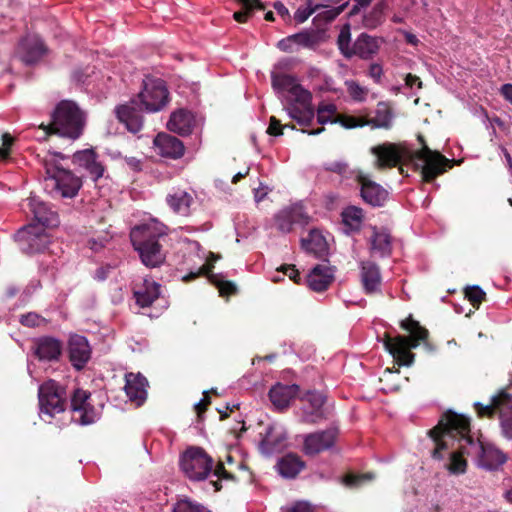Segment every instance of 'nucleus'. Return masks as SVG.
Listing matches in <instances>:
<instances>
[{"label": "nucleus", "mask_w": 512, "mask_h": 512, "mask_svg": "<svg viewBox=\"0 0 512 512\" xmlns=\"http://www.w3.org/2000/svg\"><path fill=\"white\" fill-rule=\"evenodd\" d=\"M303 400L308 402L311 406V411L304 412V421L307 423L315 424L325 419L322 407L325 403V397L322 393L316 391L307 392Z\"/></svg>", "instance_id": "nucleus-33"}, {"label": "nucleus", "mask_w": 512, "mask_h": 512, "mask_svg": "<svg viewBox=\"0 0 512 512\" xmlns=\"http://www.w3.org/2000/svg\"><path fill=\"white\" fill-rule=\"evenodd\" d=\"M360 185V195L363 201L372 207H383L389 198V192L380 184L360 173L356 177Z\"/></svg>", "instance_id": "nucleus-15"}, {"label": "nucleus", "mask_w": 512, "mask_h": 512, "mask_svg": "<svg viewBox=\"0 0 512 512\" xmlns=\"http://www.w3.org/2000/svg\"><path fill=\"white\" fill-rule=\"evenodd\" d=\"M84 113L75 102L62 100L52 113V120L49 124H40L39 129L43 131V140L52 134L67 137L72 140L78 139L84 129Z\"/></svg>", "instance_id": "nucleus-4"}, {"label": "nucleus", "mask_w": 512, "mask_h": 512, "mask_svg": "<svg viewBox=\"0 0 512 512\" xmlns=\"http://www.w3.org/2000/svg\"><path fill=\"white\" fill-rule=\"evenodd\" d=\"M91 393L76 389L71 396V410L74 414H78L77 421L82 425L91 424L94 421V408L89 403Z\"/></svg>", "instance_id": "nucleus-18"}, {"label": "nucleus", "mask_w": 512, "mask_h": 512, "mask_svg": "<svg viewBox=\"0 0 512 512\" xmlns=\"http://www.w3.org/2000/svg\"><path fill=\"white\" fill-rule=\"evenodd\" d=\"M347 90L351 98L355 101H364L368 90L362 86H360L355 81L346 82Z\"/></svg>", "instance_id": "nucleus-51"}, {"label": "nucleus", "mask_w": 512, "mask_h": 512, "mask_svg": "<svg viewBox=\"0 0 512 512\" xmlns=\"http://www.w3.org/2000/svg\"><path fill=\"white\" fill-rule=\"evenodd\" d=\"M278 271L283 272L285 275H287L294 283L300 284L301 283V276L299 270L296 268L293 264H284L280 268H278Z\"/></svg>", "instance_id": "nucleus-57"}, {"label": "nucleus", "mask_w": 512, "mask_h": 512, "mask_svg": "<svg viewBox=\"0 0 512 512\" xmlns=\"http://www.w3.org/2000/svg\"><path fill=\"white\" fill-rule=\"evenodd\" d=\"M45 319L34 312H29L25 315H22L20 318V323L27 327H38L40 326Z\"/></svg>", "instance_id": "nucleus-54"}, {"label": "nucleus", "mask_w": 512, "mask_h": 512, "mask_svg": "<svg viewBox=\"0 0 512 512\" xmlns=\"http://www.w3.org/2000/svg\"><path fill=\"white\" fill-rule=\"evenodd\" d=\"M368 75L374 80L375 83H381V78L383 75L382 65H380L379 63H372L369 66Z\"/></svg>", "instance_id": "nucleus-61"}, {"label": "nucleus", "mask_w": 512, "mask_h": 512, "mask_svg": "<svg viewBox=\"0 0 512 512\" xmlns=\"http://www.w3.org/2000/svg\"><path fill=\"white\" fill-rule=\"evenodd\" d=\"M209 393L217 394V390L211 389L210 391L203 392V398L194 407L199 420L202 419V415L206 412L209 405L211 404Z\"/></svg>", "instance_id": "nucleus-52"}, {"label": "nucleus", "mask_w": 512, "mask_h": 512, "mask_svg": "<svg viewBox=\"0 0 512 512\" xmlns=\"http://www.w3.org/2000/svg\"><path fill=\"white\" fill-rule=\"evenodd\" d=\"M389 8L388 0H380L367 12L362 19V24L367 29H375L385 21V12Z\"/></svg>", "instance_id": "nucleus-38"}, {"label": "nucleus", "mask_w": 512, "mask_h": 512, "mask_svg": "<svg viewBox=\"0 0 512 512\" xmlns=\"http://www.w3.org/2000/svg\"><path fill=\"white\" fill-rule=\"evenodd\" d=\"M417 140L421 144V148L411 155V161L415 170H420L423 181L430 183L451 168L452 161L439 151L431 150L423 135L419 134Z\"/></svg>", "instance_id": "nucleus-5"}, {"label": "nucleus", "mask_w": 512, "mask_h": 512, "mask_svg": "<svg viewBox=\"0 0 512 512\" xmlns=\"http://www.w3.org/2000/svg\"><path fill=\"white\" fill-rule=\"evenodd\" d=\"M478 447L474 448V454L480 456V464L487 470L494 471L506 463L507 455L500 449L492 446L485 447L477 441Z\"/></svg>", "instance_id": "nucleus-24"}, {"label": "nucleus", "mask_w": 512, "mask_h": 512, "mask_svg": "<svg viewBox=\"0 0 512 512\" xmlns=\"http://www.w3.org/2000/svg\"><path fill=\"white\" fill-rule=\"evenodd\" d=\"M212 471L213 474L219 479L234 480L235 478L233 474L225 469V466L222 462H218L215 468H212Z\"/></svg>", "instance_id": "nucleus-60"}, {"label": "nucleus", "mask_w": 512, "mask_h": 512, "mask_svg": "<svg viewBox=\"0 0 512 512\" xmlns=\"http://www.w3.org/2000/svg\"><path fill=\"white\" fill-rule=\"evenodd\" d=\"M324 169L338 175H345L348 171V164L343 161H329L324 163Z\"/></svg>", "instance_id": "nucleus-55"}, {"label": "nucleus", "mask_w": 512, "mask_h": 512, "mask_svg": "<svg viewBox=\"0 0 512 512\" xmlns=\"http://www.w3.org/2000/svg\"><path fill=\"white\" fill-rule=\"evenodd\" d=\"M133 296L139 307H150L160 296V284L144 279L141 284L133 288Z\"/></svg>", "instance_id": "nucleus-25"}, {"label": "nucleus", "mask_w": 512, "mask_h": 512, "mask_svg": "<svg viewBox=\"0 0 512 512\" xmlns=\"http://www.w3.org/2000/svg\"><path fill=\"white\" fill-rule=\"evenodd\" d=\"M0 159L7 160L10 156V150L14 143V138L9 133H4L1 137Z\"/></svg>", "instance_id": "nucleus-56"}, {"label": "nucleus", "mask_w": 512, "mask_h": 512, "mask_svg": "<svg viewBox=\"0 0 512 512\" xmlns=\"http://www.w3.org/2000/svg\"><path fill=\"white\" fill-rule=\"evenodd\" d=\"M241 5V10L234 12L233 18L238 23H246L255 10H264L265 5L261 0H236Z\"/></svg>", "instance_id": "nucleus-40"}, {"label": "nucleus", "mask_w": 512, "mask_h": 512, "mask_svg": "<svg viewBox=\"0 0 512 512\" xmlns=\"http://www.w3.org/2000/svg\"><path fill=\"white\" fill-rule=\"evenodd\" d=\"M360 277L366 294L380 292L381 273L379 266L371 261H362L360 263Z\"/></svg>", "instance_id": "nucleus-27"}, {"label": "nucleus", "mask_w": 512, "mask_h": 512, "mask_svg": "<svg viewBox=\"0 0 512 512\" xmlns=\"http://www.w3.org/2000/svg\"><path fill=\"white\" fill-rule=\"evenodd\" d=\"M147 112H157L169 101V92L161 79L144 82L142 91L135 98Z\"/></svg>", "instance_id": "nucleus-9"}, {"label": "nucleus", "mask_w": 512, "mask_h": 512, "mask_svg": "<svg viewBox=\"0 0 512 512\" xmlns=\"http://www.w3.org/2000/svg\"><path fill=\"white\" fill-rule=\"evenodd\" d=\"M166 201L175 213L186 216L189 213V208L193 198L189 193L177 190L172 194H168Z\"/></svg>", "instance_id": "nucleus-39"}, {"label": "nucleus", "mask_w": 512, "mask_h": 512, "mask_svg": "<svg viewBox=\"0 0 512 512\" xmlns=\"http://www.w3.org/2000/svg\"><path fill=\"white\" fill-rule=\"evenodd\" d=\"M464 294L465 298L476 309H478L481 303L486 299V293L477 285L465 288Z\"/></svg>", "instance_id": "nucleus-47"}, {"label": "nucleus", "mask_w": 512, "mask_h": 512, "mask_svg": "<svg viewBox=\"0 0 512 512\" xmlns=\"http://www.w3.org/2000/svg\"><path fill=\"white\" fill-rule=\"evenodd\" d=\"M371 478H372L371 474H348L344 478V482L348 486H358L364 480H368Z\"/></svg>", "instance_id": "nucleus-59"}, {"label": "nucleus", "mask_w": 512, "mask_h": 512, "mask_svg": "<svg viewBox=\"0 0 512 512\" xmlns=\"http://www.w3.org/2000/svg\"><path fill=\"white\" fill-rule=\"evenodd\" d=\"M45 45L37 36L27 35L23 37L17 47V53L26 64L37 62L45 53Z\"/></svg>", "instance_id": "nucleus-20"}, {"label": "nucleus", "mask_w": 512, "mask_h": 512, "mask_svg": "<svg viewBox=\"0 0 512 512\" xmlns=\"http://www.w3.org/2000/svg\"><path fill=\"white\" fill-rule=\"evenodd\" d=\"M333 122L340 123L346 129H354L364 126H369L368 112L359 115H338L337 119Z\"/></svg>", "instance_id": "nucleus-42"}, {"label": "nucleus", "mask_w": 512, "mask_h": 512, "mask_svg": "<svg viewBox=\"0 0 512 512\" xmlns=\"http://www.w3.org/2000/svg\"><path fill=\"white\" fill-rule=\"evenodd\" d=\"M347 6L348 2H345L337 7L322 11L315 16L314 21H324L326 23L331 22L340 15Z\"/></svg>", "instance_id": "nucleus-50"}, {"label": "nucleus", "mask_w": 512, "mask_h": 512, "mask_svg": "<svg viewBox=\"0 0 512 512\" xmlns=\"http://www.w3.org/2000/svg\"><path fill=\"white\" fill-rule=\"evenodd\" d=\"M299 386L296 384L285 385L277 383L269 391V398L278 410L286 409L291 401L298 395Z\"/></svg>", "instance_id": "nucleus-28"}, {"label": "nucleus", "mask_w": 512, "mask_h": 512, "mask_svg": "<svg viewBox=\"0 0 512 512\" xmlns=\"http://www.w3.org/2000/svg\"><path fill=\"white\" fill-rule=\"evenodd\" d=\"M125 392L128 398L141 405L147 396V379L141 374L128 373L125 376Z\"/></svg>", "instance_id": "nucleus-30"}, {"label": "nucleus", "mask_w": 512, "mask_h": 512, "mask_svg": "<svg viewBox=\"0 0 512 512\" xmlns=\"http://www.w3.org/2000/svg\"><path fill=\"white\" fill-rule=\"evenodd\" d=\"M343 224L352 231H359L363 221V210L356 206L344 209L341 214Z\"/></svg>", "instance_id": "nucleus-41"}, {"label": "nucleus", "mask_w": 512, "mask_h": 512, "mask_svg": "<svg viewBox=\"0 0 512 512\" xmlns=\"http://www.w3.org/2000/svg\"><path fill=\"white\" fill-rule=\"evenodd\" d=\"M194 125V118L190 112L179 109L173 112L167 123V128L179 135L186 136L192 132Z\"/></svg>", "instance_id": "nucleus-32"}, {"label": "nucleus", "mask_w": 512, "mask_h": 512, "mask_svg": "<svg viewBox=\"0 0 512 512\" xmlns=\"http://www.w3.org/2000/svg\"><path fill=\"white\" fill-rule=\"evenodd\" d=\"M39 405L42 413L49 416L59 414L66 409V391L54 380L44 382L39 387Z\"/></svg>", "instance_id": "nucleus-8"}, {"label": "nucleus", "mask_w": 512, "mask_h": 512, "mask_svg": "<svg viewBox=\"0 0 512 512\" xmlns=\"http://www.w3.org/2000/svg\"><path fill=\"white\" fill-rule=\"evenodd\" d=\"M336 114V106L334 104H323L320 105L317 109V121L319 124L324 125L328 122L334 123L333 121L337 119Z\"/></svg>", "instance_id": "nucleus-48"}, {"label": "nucleus", "mask_w": 512, "mask_h": 512, "mask_svg": "<svg viewBox=\"0 0 512 512\" xmlns=\"http://www.w3.org/2000/svg\"><path fill=\"white\" fill-rule=\"evenodd\" d=\"M284 126L281 121L277 119L275 116H271L269 119V125L267 128V134L271 136H281L283 135Z\"/></svg>", "instance_id": "nucleus-58"}, {"label": "nucleus", "mask_w": 512, "mask_h": 512, "mask_svg": "<svg viewBox=\"0 0 512 512\" xmlns=\"http://www.w3.org/2000/svg\"><path fill=\"white\" fill-rule=\"evenodd\" d=\"M335 269L327 264L314 266L307 275L306 283L315 292H324L333 283Z\"/></svg>", "instance_id": "nucleus-21"}, {"label": "nucleus", "mask_w": 512, "mask_h": 512, "mask_svg": "<svg viewBox=\"0 0 512 512\" xmlns=\"http://www.w3.org/2000/svg\"><path fill=\"white\" fill-rule=\"evenodd\" d=\"M63 352L62 342L52 336H43L35 340L34 354L41 361H58Z\"/></svg>", "instance_id": "nucleus-19"}, {"label": "nucleus", "mask_w": 512, "mask_h": 512, "mask_svg": "<svg viewBox=\"0 0 512 512\" xmlns=\"http://www.w3.org/2000/svg\"><path fill=\"white\" fill-rule=\"evenodd\" d=\"M470 419L462 414L448 410L442 414L436 426L427 434L434 443L431 457L443 460V452H449V461L445 468L450 474L460 475L467 470L465 456L474 454L477 441L471 436Z\"/></svg>", "instance_id": "nucleus-1"}, {"label": "nucleus", "mask_w": 512, "mask_h": 512, "mask_svg": "<svg viewBox=\"0 0 512 512\" xmlns=\"http://www.w3.org/2000/svg\"><path fill=\"white\" fill-rule=\"evenodd\" d=\"M285 110L293 120H296V118L302 114V106L299 105V103H297L294 99L292 102L288 103V105L285 107Z\"/></svg>", "instance_id": "nucleus-63"}, {"label": "nucleus", "mask_w": 512, "mask_h": 512, "mask_svg": "<svg viewBox=\"0 0 512 512\" xmlns=\"http://www.w3.org/2000/svg\"><path fill=\"white\" fill-rule=\"evenodd\" d=\"M380 48L379 38L361 33L352 46V56H358L363 60L371 59Z\"/></svg>", "instance_id": "nucleus-31"}, {"label": "nucleus", "mask_w": 512, "mask_h": 512, "mask_svg": "<svg viewBox=\"0 0 512 512\" xmlns=\"http://www.w3.org/2000/svg\"><path fill=\"white\" fill-rule=\"evenodd\" d=\"M28 207L41 227H56L59 224L57 213L47 203L32 197L28 199Z\"/></svg>", "instance_id": "nucleus-26"}, {"label": "nucleus", "mask_w": 512, "mask_h": 512, "mask_svg": "<svg viewBox=\"0 0 512 512\" xmlns=\"http://www.w3.org/2000/svg\"><path fill=\"white\" fill-rule=\"evenodd\" d=\"M73 162L84 168L93 181H97L104 174L105 168L102 163L98 161V155L92 149L74 153Z\"/></svg>", "instance_id": "nucleus-22"}, {"label": "nucleus", "mask_w": 512, "mask_h": 512, "mask_svg": "<svg viewBox=\"0 0 512 512\" xmlns=\"http://www.w3.org/2000/svg\"><path fill=\"white\" fill-rule=\"evenodd\" d=\"M302 248L317 258H324L328 255V244L324 236L316 229L309 232L307 238L301 239Z\"/></svg>", "instance_id": "nucleus-35"}, {"label": "nucleus", "mask_w": 512, "mask_h": 512, "mask_svg": "<svg viewBox=\"0 0 512 512\" xmlns=\"http://www.w3.org/2000/svg\"><path fill=\"white\" fill-rule=\"evenodd\" d=\"M44 166L46 173V185L50 186L55 193L59 194L63 198H73L78 194L82 187V180L80 177L52 161L45 160Z\"/></svg>", "instance_id": "nucleus-6"}, {"label": "nucleus", "mask_w": 512, "mask_h": 512, "mask_svg": "<svg viewBox=\"0 0 512 512\" xmlns=\"http://www.w3.org/2000/svg\"><path fill=\"white\" fill-rule=\"evenodd\" d=\"M304 468L305 462L294 453L284 455L277 462L278 472L285 478H295Z\"/></svg>", "instance_id": "nucleus-36"}, {"label": "nucleus", "mask_w": 512, "mask_h": 512, "mask_svg": "<svg viewBox=\"0 0 512 512\" xmlns=\"http://www.w3.org/2000/svg\"><path fill=\"white\" fill-rule=\"evenodd\" d=\"M271 84L277 92L288 91L297 103H307L309 99H312L311 93L304 89L293 75L272 72Z\"/></svg>", "instance_id": "nucleus-14"}, {"label": "nucleus", "mask_w": 512, "mask_h": 512, "mask_svg": "<svg viewBox=\"0 0 512 512\" xmlns=\"http://www.w3.org/2000/svg\"><path fill=\"white\" fill-rule=\"evenodd\" d=\"M400 327L409 332L410 336L398 335L391 337L390 334L385 333L383 344L398 365L410 366L414 361V354L411 349L418 347L421 341H426L429 332L418 321L414 320L412 315L402 320Z\"/></svg>", "instance_id": "nucleus-3"}, {"label": "nucleus", "mask_w": 512, "mask_h": 512, "mask_svg": "<svg viewBox=\"0 0 512 512\" xmlns=\"http://www.w3.org/2000/svg\"><path fill=\"white\" fill-rule=\"evenodd\" d=\"M167 236V227L153 219L132 228L130 240L143 265L147 268L160 267L166 260L162 240Z\"/></svg>", "instance_id": "nucleus-2"}, {"label": "nucleus", "mask_w": 512, "mask_h": 512, "mask_svg": "<svg viewBox=\"0 0 512 512\" xmlns=\"http://www.w3.org/2000/svg\"><path fill=\"white\" fill-rule=\"evenodd\" d=\"M294 42L292 39V35L287 36L277 42V48L283 52L291 53L294 51Z\"/></svg>", "instance_id": "nucleus-62"}, {"label": "nucleus", "mask_w": 512, "mask_h": 512, "mask_svg": "<svg viewBox=\"0 0 512 512\" xmlns=\"http://www.w3.org/2000/svg\"><path fill=\"white\" fill-rule=\"evenodd\" d=\"M311 100L309 99L307 103H299L302 106V114L296 118V122L304 127H309L313 123L314 119V109L311 104Z\"/></svg>", "instance_id": "nucleus-49"}, {"label": "nucleus", "mask_w": 512, "mask_h": 512, "mask_svg": "<svg viewBox=\"0 0 512 512\" xmlns=\"http://www.w3.org/2000/svg\"><path fill=\"white\" fill-rule=\"evenodd\" d=\"M285 512H312V507L307 502L299 501L287 508Z\"/></svg>", "instance_id": "nucleus-64"}, {"label": "nucleus", "mask_w": 512, "mask_h": 512, "mask_svg": "<svg viewBox=\"0 0 512 512\" xmlns=\"http://www.w3.org/2000/svg\"><path fill=\"white\" fill-rule=\"evenodd\" d=\"M213 459L200 447H190L181 456L180 467L192 481H201L212 472Z\"/></svg>", "instance_id": "nucleus-7"}, {"label": "nucleus", "mask_w": 512, "mask_h": 512, "mask_svg": "<svg viewBox=\"0 0 512 512\" xmlns=\"http://www.w3.org/2000/svg\"><path fill=\"white\" fill-rule=\"evenodd\" d=\"M210 283L216 286L220 296H231L237 293V287L232 281L223 280L221 275L210 276Z\"/></svg>", "instance_id": "nucleus-45"}, {"label": "nucleus", "mask_w": 512, "mask_h": 512, "mask_svg": "<svg viewBox=\"0 0 512 512\" xmlns=\"http://www.w3.org/2000/svg\"><path fill=\"white\" fill-rule=\"evenodd\" d=\"M371 152L376 156L375 167L380 170L396 167L401 161V153L392 143L375 146Z\"/></svg>", "instance_id": "nucleus-23"}, {"label": "nucleus", "mask_w": 512, "mask_h": 512, "mask_svg": "<svg viewBox=\"0 0 512 512\" xmlns=\"http://www.w3.org/2000/svg\"><path fill=\"white\" fill-rule=\"evenodd\" d=\"M394 113L388 102L380 101L377 103L375 117L371 118L368 113V124L371 128H382L389 130L392 127Z\"/></svg>", "instance_id": "nucleus-37"}, {"label": "nucleus", "mask_w": 512, "mask_h": 512, "mask_svg": "<svg viewBox=\"0 0 512 512\" xmlns=\"http://www.w3.org/2000/svg\"><path fill=\"white\" fill-rule=\"evenodd\" d=\"M350 27L349 25L343 26L338 35L337 44L340 52L345 58L352 57V47H350Z\"/></svg>", "instance_id": "nucleus-46"}, {"label": "nucleus", "mask_w": 512, "mask_h": 512, "mask_svg": "<svg viewBox=\"0 0 512 512\" xmlns=\"http://www.w3.org/2000/svg\"><path fill=\"white\" fill-rule=\"evenodd\" d=\"M67 355L75 370H83L92 356L88 339L80 334H71L67 341Z\"/></svg>", "instance_id": "nucleus-11"}, {"label": "nucleus", "mask_w": 512, "mask_h": 512, "mask_svg": "<svg viewBox=\"0 0 512 512\" xmlns=\"http://www.w3.org/2000/svg\"><path fill=\"white\" fill-rule=\"evenodd\" d=\"M157 153L165 158L180 159L185 153L183 142L177 137L165 132L158 133L153 140Z\"/></svg>", "instance_id": "nucleus-17"}, {"label": "nucleus", "mask_w": 512, "mask_h": 512, "mask_svg": "<svg viewBox=\"0 0 512 512\" xmlns=\"http://www.w3.org/2000/svg\"><path fill=\"white\" fill-rule=\"evenodd\" d=\"M306 7H299L294 13V19L297 23H304L313 13L322 8L328 7L324 4H314L313 0H306Z\"/></svg>", "instance_id": "nucleus-43"}, {"label": "nucleus", "mask_w": 512, "mask_h": 512, "mask_svg": "<svg viewBox=\"0 0 512 512\" xmlns=\"http://www.w3.org/2000/svg\"><path fill=\"white\" fill-rule=\"evenodd\" d=\"M512 400V394H509L505 389H502L497 395H494L491 402L483 405L480 402L474 403V409L479 418H493L496 413L500 414L501 409L505 406L506 402Z\"/></svg>", "instance_id": "nucleus-29"}, {"label": "nucleus", "mask_w": 512, "mask_h": 512, "mask_svg": "<svg viewBox=\"0 0 512 512\" xmlns=\"http://www.w3.org/2000/svg\"><path fill=\"white\" fill-rule=\"evenodd\" d=\"M370 251L379 257H387L392 252L391 235L386 229L373 227V234L370 238Z\"/></svg>", "instance_id": "nucleus-34"}, {"label": "nucleus", "mask_w": 512, "mask_h": 512, "mask_svg": "<svg viewBox=\"0 0 512 512\" xmlns=\"http://www.w3.org/2000/svg\"><path fill=\"white\" fill-rule=\"evenodd\" d=\"M277 229L282 233L292 231L294 225L305 226L309 223V216L299 205H292L283 208L274 216Z\"/></svg>", "instance_id": "nucleus-16"}, {"label": "nucleus", "mask_w": 512, "mask_h": 512, "mask_svg": "<svg viewBox=\"0 0 512 512\" xmlns=\"http://www.w3.org/2000/svg\"><path fill=\"white\" fill-rule=\"evenodd\" d=\"M16 239L20 244V249L27 254L44 251L50 242L45 229L34 225L19 229L16 233Z\"/></svg>", "instance_id": "nucleus-10"}, {"label": "nucleus", "mask_w": 512, "mask_h": 512, "mask_svg": "<svg viewBox=\"0 0 512 512\" xmlns=\"http://www.w3.org/2000/svg\"><path fill=\"white\" fill-rule=\"evenodd\" d=\"M143 111H145L143 106L135 98L115 108L117 119L125 125L129 132L134 134L143 128Z\"/></svg>", "instance_id": "nucleus-13"}, {"label": "nucleus", "mask_w": 512, "mask_h": 512, "mask_svg": "<svg viewBox=\"0 0 512 512\" xmlns=\"http://www.w3.org/2000/svg\"><path fill=\"white\" fill-rule=\"evenodd\" d=\"M338 437V429L331 427L326 430L309 433L303 442V452L307 456H315L332 448Z\"/></svg>", "instance_id": "nucleus-12"}, {"label": "nucleus", "mask_w": 512, "mask_h": 512, "mask_svg": "<svg viewBox=\"0 0 512 512\" xmlns=\"http://www.w3.org/2000/svg\"><path fill=\"white\" fill-rule=\"evenodd\" d=\"M173 512H210L200 505L192 504L187 500L180 501L174 507Z\"/></svg>", "instance_id": "nucleus-53"}, {"label": "nucleus", "mask_w": 512, "mask_h": 512, "mask_svg": "<svg viewBox=\"0 0 512 512\" xmlns=\"http://www.w3.org/2000/svg\"><path fill=\"white\" fill-rule=\"evenodd\" d=\"M292 39L295 45L304 48H312L318 43V35L315 31L303 30L293 34Z\"/></svg>", "instance_id": "nucleus-44"}]
</instances>
